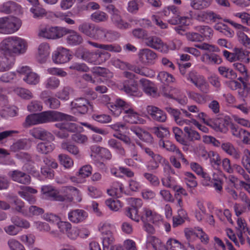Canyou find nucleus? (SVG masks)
Returning <instances> with one entry per match:
<instances>
[{
  "label": "nucleus",
  "mask_w": 250,
  "mask_h": 250,
  "mask_svg": "<svg viewBox=\"0 0 250 250\" xmlns=\"http://www.w3.org/2000/svg\"><path fill=\"white\" fill-rule=\"evenodd\" d=\"M72 118L71 116L61 112L48 110L28 115L25 118L23 126L27 127L50 122L71 121Z\"/></svg>",
  "instance_id": "obj_1"
},
{
  "label": "nucleus",
  "mask_w": 250,
  "mask_h": 250,
  "mask_svg": "<svg viewBox=\"0 0 250 250\" xmlns=\"http://www.w3.org/2000/svg\"><path fill=\"white\" fill-rule=\"evenodd\" d=\"M107 107L115 117H118L123 112L124 120L130 124H138L141 122L139 114L135 111L133 106L120 98H117L114 102L107 104Z\"/></svg>",
  "instance_id": "obj_2"
},
{
  "label": "nucleus",
  "mask_w": 250,
  "mask_h": 250,
  "mask_svg": "<svg viewBox=\"0 0 250 250\" xmlns=\"http://www.w3.org/2000/svg\"><path fill=\"white\" fill-rule=\"evenodd\" d=\"M27 47L26 41L17 36L8 37L0 43V50L7 55H20L25 52Z\"/></svg>",
  "instance_id": "obj_3"
},
{
  "label": "nucleus",
  "mask_w": 250,
  "mask_h": 250,
  "mask_svg": "<svg viewBox=\"0 0 250 250\" xmlns=\"http://www.w3.org/2000/svg\"><path fill=\"white\" fill-rule=\"evenodd\" d=\"M79 59L94 65H100L110 58V54L104 51H90L84 48H79L75 52Z\"/></svg>",
  "instance_id": "obj_4"
},
{
  "label": "nucleus",
  "mask_w": 250,
  "mask_h": 250,
  "mask_svg": "<svg viewBox=\"0 0 250 250\" xmlns=\"http://www.w3.org/2000/svg\"><path fill=\"white\" fill-rule=\"evenodd\" d=\"M98 229L102 235L103 250H114L115 226L108 222H101Z\"/></svg>",
  "instance_id": "obj_5"
},
{
  "label": "nucleus",
  "mask_w": 250,
  "mask_h": 250,
  "mask_svg": "<svg viewBox=\"0 0 250 250\" xmlns=\"http://www.w3.org/2000/svg\"><path fill=\"white\" fill-rule=\"evenodd\" d=\"M145 43L147 46L165 54L167 53L169 50L176 49V45L173 42L167 45L160 38L155 36L146 38Z\"/></svg>",
  "instance_id": "obj_6"
},
{
  "label": "nucleus",
  "mask_w": 250,
  "mask_h": 250,
  "mask_svg": "<svg viewBox=\"0 0 250 250\" xmlns=\"http://www.w3.org/2000/svg\"><path fill=\"white\" fill-rule=\"evenodd\" d=\"M65 28L46 25L41 27L39 36L48 39H59L66 35Z\"/></svg>",
  "instance_id": "obj_7"
},
{
  "label": "nucleus",
  "mask_w": 250,
  "mask_h": 250,
  "mask_svg": "<svg viewBox=\"0 0 250 250\" xmlns=\"http://www.w3.org/2000/svg\"><path fill=\"white\" fill-rule=\"evenodd\" d=\"M41 192L45 198L53 201L71 202L72 197L67 195H61L53 186L48 185L42 186Z\"/></svg>",
  "instance_id": "obj_8"
},
{
  "label": "nucleus",
  "mask_w": 250,
  "mask_h": 250,
  "mask_svg": "<svg viewBox=\"0 0 250 250\" xmlns=\"http://www.w3.org/2000/svg\"><path fill=\"white\" fill-rule=\"evenodd\" d=\"M106 8L111 14V21L116 27L121 29H126L130 27V25L122 19L120 11L113 5L109 4Z\"/></svg>",
  "instance_id": "obj_9"
},
{
  "label": "nucleus",
  "mask_w": 250,
  "mask_h": 250,
  "mask_svg": "<svg viewBox=\"0 0 250 250\" xmlns=\"http://www.w3.org/2000/svg\"><path fill=\"white\" fill-rule=\"evenodd\" d=\"M187 79L191 82L202 92L207 93L209 89V85L204 76L195 71H191L187 76Z\"/></svg>",
  "instance_id": "obj_10"
},
{
  "label": "nucleus",
  "mask_w": 250,
  "mask_h": 250,
  "mask_svg": "<svg viewBox=\"0 0 250 250\" xmlns=\"http://www.w3.org/2000/svg\"><path fill=\"white\" fill-rule=\"evenodd\" d=\"M70 106L72 111L75 114H84L93 108L88 100L83 98L75 99L71 102Z\"/></svg>",
  "instance_id": "obj_11"
},
{
  "label": "nucleus",
  "mask_w": 250,
  "mask_h": 250,
  "mask_svg": "<svg viewBox=\"0 0 250 250\" xmlns=\"http://www.w3.org/2000/svg\"><path fill=\"white\" fill-rule=\"evenodd\" d=\"M159 146L162 148H165L166 150L174 153L176 155L178 159H181L182 163L186 165L189 164L188 161L185 158L184 154L179 148L173 143L169 141H164L160 139L158 143Z\"/></svg>",
  "instance_id": "obj_12"
},
{
  "label": "nucleus",
  "mask_w": 250,
  "mask_h": 250,
  "mask_svg": "<svg viewBox=\"0 0 250 250\" xmlns=\"http://www.w3.org/2000/svg\"><path fill=\"white\" fill-rule=\"evenodd\" d=\"M71 56L68 50L60 47L53 52L52 58L54 63L61 64L68 62L71 59Z\"/></svg>",
  "instance_id": "obj_13"
},
{
  "label": "nucleus",
  "mask_w": 250,
  "mask_h": 250,
  "mask_svg": "<svg viewBox=\"0 0 250 250\" xmlns=\"http://www.w3.org/2000/svg\"><path fill=\"white\" fill-rule=\"evenodd\" d=\"M55 126L60 129V130L56 133V135L61 139L67 138L68 136V132H75L77 130L76 125L74 123H58Z\"/></svg>",
  "instance_id": "obj_14"
},
{
  "label": "nucleus",
  "mask_w": 250,
  "mask_h": 250,
  "mask_svg": "<svg viewBox=\"0 0 250 250\" xmlns=\"http://www.w3.org/2000/svg\"><path fill=\"white\" fill-rule=\"evenodd\" d=\"M140 61L144 64H153L157 58V55L148 48L140 49L138 53Z\"/></svg>",
  "instance_id": "obj_15"
},
{
  "label": "nucleus",
  "mask_w": 250,
  "mask_h": 250,
  "mask_svg": "<svg viewBox=\"0 0 250 250\" xmlns=\"http://www.w3.org/2000/svg\"><path fill=\"white\" fill-rule=\"evenodd\" d=\"M6 17L4 34H13L17 31L21 26V21L15 17Z\"/></svg>",
  "instance_id": "obj_16"
},
{
  "label": "nucleus",
  "mask_w": 250,
  "mask_h": 250,
  "mask_svg": "<svg viewBox=\"0 0 250 250\" xmlns=\"http://www.w3.org/2000/svg\"><path fill=\"white\" fill-rule=\"evenodd\" d=\"M87 217V212L81 209L71 210L68 213V218L69 220L75 224L83 222Z\"/></svg>",
  "instance_id": "obj_17"
},
{
  "label": "nucleus",
  "mask_w": 250,
  "mask_h": 250,
  "mask_svg": "<svg viewBox=\"0 0 250 250\" xmlns=\"http://www.w3.org/2000/svg\"><path fill=\"white\" fill-rule=\"evenodd\" d=\"M124 89L126 93L135 97H141L142 92L138 90V84L134 80L126 81L124 84Z\"/></svg>",
  "instance_id": "obj_18"
},
{
  "label": "nucleus",
  "mask_w": 250,
  "mask_h": 250,
  "mask_svg": "<svg viewBox=\"0 0 250 250\" xmlns=\"http://www.w3.org/2000/svg\"><path fill=\"white\" fill-rule=\"evenodd\" d=\"M146 248H152L153 250H168V248L161 242V240L154 236L148 235L146 241Z\"/></svg>",
  "instance_id": "obj_19"
},
{
  "label": "nucleus",
  "mask_w": 250,
  "mask_h": 250,
  "mask_svg": "<svg viewBox=\"0 0 250 250\" xmlns=\"http://www.w3.org/2000/svg\"><path fill=\"white\" fill-rule=\"evenodd\" d=\"M8 175L14 181L22 184H28L30 182V176L20 170H15L10 171L9 172Z\"/></svg>",
  "instance_id": "obj_20"
},
{
  "label": "nucleus",
  "mask_w": 250,
  "mask_h": 250,
  "mask_svg": "<svg viewBox=\"0 0 250 250\" xmlns=\"http://www.w3.org/2000/svg\"><path fill=\"white\" fill-rule=\"evenodd\" d=\"M65 30H66V35L68 34L66 38V42L68 45L76 46L82 43L83 38L78 33L66 28Z\"/></svg>",
  "instance_id": "obj_21"
},
{
  "label": "nucleus",
  "mask_w": 250,
  "mask_h": 250,
  "mask_svg": "<svg viewBox=\"0 0 250 250\" xmlns=\"http://www.w3.org/2000/svg\"><path fill=\"white\" fill-rule=\"evenodd\" d=\"M50 53V48L47 43H41L38 49L37 59L40 63H44L48 59Z\"/></svg>",
  "instance_id": "obj_22"
},
{
  "label": "nucleus",
  "mask_w": 250,
  "mask_h": 250,
  "mask_svg": "<svg viewBox=\"0 0 250 250\" xmlns=\"http://www.w3.org/2000/svg\"><path fill=\"white\" fill-rule=\"evenodd\" d=\"M207 123L208 125L210 126L216 131L226 133L228 130L227 124L223 118L209 119Z\"/></svg>",
  "instance_id": "obj_23"
},
{
  "label": "nucleus",
  "mask_w": 250,
  "mask_h": 250,
  "mask_svg": "<svg viewBox=\"0 0 250 250\" xmlns=\"http://www.w3.org/2000/svg\"><path fill=\"white\" fill-rule=\"evenodd\" d=\"M146 110L153 119L160 122H164L166 121V113L158 107L148 105L147 106Z\"/></svg>",
  "instance_id": "obj_24"
},
{
  "label": "nucleus",
  "mask_w": 250,
  "mask_h": 250,
  "mask_svg": "<svg viewBox=\"0 0 250 250\" xmlns=\"http://www.w3.org/2000/svg\"><path fill=\"white\" fill-rule=\"evenodd\" d=\"M36 193L37 190L30 187H24L22 190L18 191L19 195L30 204H34L36 201L35 196L31 194Z\"/></svg>",
  "instance_id": "obj_25"
},
{
  "label": "nucleus",
  "mask_w": 250,
  "mask_h": 250,
  "mask_svg": "<svg viewBox=\"0 0 250 250\" xmlns=\"http://www.w3.org/2000/svg\"><path fill=\"white\" fill-rule=\"evenodd\" d=\"M15 62V58L13 55L3 54L0 56V72H4L11 69Z\"/></svg>",
  "instance_id": "obj_26"
},
{
  "label": "nucleus",
  "mask_w": 250,
  "mask_h": 250,
  "mask_svg": "<svg viewBox=\"0 0 250 250\" xmlns=\"http://www.w3.org/2000/svg\"><path fill=\"white\" fill-rule=\"evenodd\" d=\"M31 134L35 138L45 141V140H54L53 135L40 128H35L31 131Z\"/></svg>",
  "instance_id": "obj_27"
},
{
  "label": "nucleus",
  "mask_w": 250,
  "mask_h": 250,
  "mask_svg": "<svg viewBox=\"0 0 250 250\" xmlns=\"http://www.w3.org/2000/svg\"><path fill=\"white\" fill-rule=\"evenodd\" d=\"M140 83L142 85L144 91L148 95L155 97L157 95V88L153 83L146 79H141Z\"/></svg>",
  "instance_id": "obj_28"
},
{
  "label": "nucleus",
  "mask_w": 250,
  "mask_h": 250,
  "mask_svg": "<svg viewBox=\"0 0 250 250\" xmlns=\"http://www.w3.org/2000/svg\"><path fill=\"white\" fill-rule=\"evenodd\" d=\"M143 222L154 223L159 219V216L155 212L153 211L150 208L145 207L143 208L141 216L140 217Z\"/></svg>",
  "instance_id": "obj_29"
},
{
  "label": "nucleus",
  "mask_w": 250,
  "mask_h": 250,
  "mask_svg": "<svg viewBox=\"0 0 250 250\" xmlns=\"http://www.w3.org/2000/svg\"><path fill=\"white\" fill-rule=\"evenodd\" d=\"M46 141L41 142L37 145V150L38 152L47 154L52 152L55 148V146L52 142L53 140H45Z\"/></svg>",
  "instance_id": "obj_30"
},
{
  "label": "nucleus",
  "mask_w": 250,
  "mask_h": 250,
  "mask_svg": "<svg viewBox=\"0 0 250 250\" xmlns=\"http://www.w3.org/2000/svg\"><path fill=\"white\" fill-rule=\"evenodd\" d=\"M62 192L63 195H67L72 197L76 202H80L82 200V195L78 189L72 186H66L62 188ZM72 201L71 202H72Z\"/></svg>",
  "instance_id": "obj_31"
},
{
  "label": "nucleus",
  "mask_w": 250,
  "mask_h": 250,
  "mask_svg": "<svg viewBox=\"0 0 250 250\" xmlns=\"http://www.w3.org/2000/svg\"><path fill=\"white\" fill-rule=\"evenodd\" d=\"M169 98L176 101L182 105L186 104L188 102L186 96L179 89L176 88L172 87Z\"/></svg>",
  "instance_id": "obj_32"
},
{
  "label": "nucleus",
  "mask_w": 250,
  "mask_h": 250,
  "mask_svg": "<svg viewBox=\"0 0 250 250\" xmlns=\"http://www.w3.org/2000/svg\"><path fill=\"white\" fill-rule=\"evenodd\" d=\"M201 59L203 62L210 64H219L222 62L220 56L215 53H205L202 55Z\"/></svg>",
  "instance_id": "obj_33"
},
{
  "label": "nucleus",
  "mask_w": 250,
  "mask_h": 250,
  "mask_svg": "<svg viewBox=\"0 0 250 250\" xmlns=\"http://www.w3.org/2000/svg\"><path fill=\"white\" fill-rule=\"evenodd\" d=\"M166 110L173 117L174 120L179 125H183L185 124L188 125L189 124V120L183 119L181 118V113L178 109H174L170 107H167L166 108Z\"/></svg>",
  "instance_id": "obj_34"
},
{
  "label": "nucleus",
  "mask_w": 250,
  "mask_h": 250,
  "mask_svg": "<svg viewBox=\"0 0 250 250\" xmlns=\"http://www.w3.org/2000/svg\"><path fill=\"white\" fill-rule=\"evenodd\" d=\"M87 43L94 47L103 49L104 51H109L119 52L121 50V48L120 47H116L112 44H100L90 41H88Z\"/></svg>",
  "instance_id": "obj_35"
},
{
  "label": "nucleus",
  "mask_w": 250,
  "mask_h": 250,
  "mask_svg": "<svg viewBox=\"0 0 250 250\" xmlns=\"http://www.w3.org/2000/svg\"><path fill=\"white\" fill-rule=\"evenodd\" d=\"M191 21L190 16H181L172 17L167 20L169 23L172 25L181 24L187 26L189 24Z\"/></svg>",
  "instance_id": "obj_36"
},
{
  "label": "nucleus",
  "mask_w": 250,
  "mask_h": 250,
  "mask_svg": "<svg viewBox=\"0 0 250 250\" xmlns=\"http://www.w3.org/2000/svg\"><path fill=\"white\" fill-rule=\"evenodd\" d=\"M91 71L93 74L103 77L106 80L111 79L113 76L112 72L104 67L99 66L93 67Z\"/></svg>",
  "instance_id": "obj_37"
},
{
  "label": "nucleus",
  "mask_w": 250,
  "mask_h": 250,
  "mask_svg": "<svg viewBox=\"0 0 250 250\" xmlns=\"http://www.w3.org/2000/svg\"><path fill=\"white\" fill-rule=\"evenodd\" d=\"M124 188V186L121 183L119 182H114L112 184V188L107 190V193L111 196H115L118 198L123 192Z\"/></svg>",
  "instance_id": "obj_38"
},
{
  "label": "nucleus",
  "mask_w": 250,
  "mask_h": 250,
  "mask_svg": "<svg viewBox=\"0 0 250 250\" xmlns=\"http://www.w3.org/2000/svg\"><path fill=\"white\" fill-rule=\"evenodd\" d=\"M221 147L224 151L232 156L234 158L236 159L240 158L239 151L236 150L231 143L229 142L223 143L222 144Z\"/></svg>",
  "instance_id": "obj_39"
},
{
  "label": "nucleus",
  "mask_w": 250,
  "mask_h": 250,
  "mask_svg": "<svg viewBox=\"0 0 250 250\" xmlns=\"http://www.w3.org/2000/svg\"><path fill=\"white\" fill-rule=\"evenodd\" d=\"M164 160V157L161 155H157L148 162L146 167L149 171L155 170L159 167V165L162 164Z\"/></svg>",
  "instance_id": "obj_40"
},
{
  "label": "nucleus",
  "mask_w": 250,
  "mask_h": 250,
  "mask_svg": "<svg viewBox=\"0 0 250 250\" xmlns=\"http://www.w3.org/2000/svg\"><path fill=\"white\" fill-rule=\"evenodd\" d=\"M212 0H190V6L194 9L201 10L210 6Z\"/></svg>",
  "instance_id": "obj_41"
},
{
  "label": "nucleus",
  "mask_w": 250,
  "mask_h": 250,
  "mask_svg": "<svg viewBox=\"0 0 250 250\" xmlns=\"http://www.w3.org/2000/svg\"><path fill=\"white\" fill-rule=\"evenodd\" d=\"M13 92L15 94L24 99L29 100L33 97V95L31 91L24 88L16 87L14 89Z\"/></svg>",
  "instance_id": "obj_42"
},
{
  "label": "nucleus",
  "mask_w": 250,
  "mask_h": 250,
  "mask_svg": "<svg viewBox=\"0 0 250 250\" xmlns=\"http://www.w3.org/2000/svg\"><path fill=\"white\" fill-rule=\"evenodd\" d=\"M214 29L224 34L229 38H231L234 35V32L227 25L223 23H218L214 25Z\"/></svg>",
  "instance_id": "obj_43"
},
{
  "label": "nucleus",
  "mask_w": 250,
  "mask_h": 250,
  "mask_svg": "<svg viewBox=\"0 0 250 250\" xmlns=\"http://www.w3.org/2000/svg\"><path fill=\"white\" fill-rule=\"evenodd\" d=\"M218 71L221 75L227 79L233 80L237 77V74L233 70L225 66H220Z\"/></svg>",
  "instance_id": "obj_44"
},
{
  "label": "nucleus",
  "mask_w": 250,
  "mask_h": 250,
  "mask_svg": "<svg viewBox=\"0 0 250 250\" xmlns=\"http://www.w3.org/2000/svg\"><path fill=\"white\" fill-rule=\"evenodd\" d=\"M22 79L28 84L36 85L40 82V77L37 73L31 71L27 75L24 76Z\"/></svg>",
  "instance_id": "obj_45"
},
{
  "label": "nucleus",
  "mask_w": 250,
  "mask_h": 250,
  "mask_svg": "<svg viewBox=\"0 0 250 250\" xmlns=\"http://www.w3.org/2000/svg\"><path fill=\"white\" fill-rule=\"evenodd\" d=\"M60 84V80L55 77H50L47 78L43 83L44 87L50 90L57 88L59 86Z\"/></svg>",
  "instance_id": "obj_46"
},
{
  "label": "nucleus",
  "mask_w": 250,
  "mask_h": 250,
  "mask_svg": "<svg viewBox=\"0 0 250 250\" xmlns=\"http://www.w3.org/2000/svg\"><path fill=\"white\" fill-rule=\"evenodd\" d=\"M95 25L93 24L84 22L79 26V30L87 36L91 38Z\"/></svg>",
  "instance_id": "obj_47"
},
{
  "label": "nucleus",
  "mask_w": 250,
  "mask_h": 250,
  "mask_svg": "<svg viewBox=\"0 0 250 250\" xmlns=\"http://www.w3.org/2000/svg\"><path fill=\"white\" fill-rule=\"evenodd\" d=\"M108 145L111 147L116 150L120 154L125 156V151L122 146L120 142L114 139H111L108 141Z\"/></svg>",
  "instance_id": "obj_48"
},
{
  "label": "nucleus",
  "mask_w": 250,
  "mask_h": 250,
  "mask_svg": "<svg viewBox=\"0 0 250 250\" xmlns=\"http://www.w3.org/2000/svg\"><path fill=\"white\" fill-rule=\"evenodd\" d=\"M187 139L190 141H198L201 139L200 134L198 132L188 126H185L184 128Z\"/></svg>",
  "instance_id": "obj_49"
},
{
  "label": "nucleus",
  "mask_w": 250,
  "mask_h": 250,
  "mask_svg": "<svg viewBox=\"0 0 250 250\" xmlns=\"http://www.w3.org/2000/svg\"><path fill=\"white\" fill-rule=\"evenodd\" d=\"M30 11L33 14V17L34 18H41L45 16L46 12L45 10L43 8L40 4H38L34 6H32Z\"/></svg>",
  "instance_id": "obj_50"
},
{
  "label": "nucleus",
  "mask_w": 250,
  "mask_h": 250,
  "mask_svg": "<svg viewBox=\"0 0 250 250\" xmlns=\"http://www.w3.org/2000/svg\"><path fill=\"white\" fill-rule=\"evenodd\" d=\"M167 245L168 250H179L184 249L185 246L178 240L174 238H169L167 242Z\"/></svg>",
  "instance_id": "obj_51"
},
{
  "label": "nucleus",
  "mask_w": 250,
  "mask_h": 250,
  "mask_svg": "<svg viewBox=\"0 0 250 250\" xmlns=\"http://www.w3.org/2000/svg\"><path fill=\"white\" fill-rule=\"evenodd\" d=\"M195 176L191 172H186L184 173V180L189 188H195L197 185Z\"/></svg>",
  "instance_id": "obj_52"
},
{
  "label": "nucleus",
  "mask_w": 250,
  "mask_h": 250,
  "mask_svg": "<svg viewBox=\"0 0 250 250\" xmlns=\"http://www.w3.org/2000/svg\"><path fill=\"white\" fill-rule=\"evenodd\" d=\"M44 212V210L40 207L36 206H31L29 207L28 210H26L25 212L23 213V215L25 216H38L42 214Z\"/></svg>",
  "instance_id": "obj_53"
},
{
  "label": "nucleus",
  "mask_w": 250,
  "mask_h": 250,
  "mask_svg": "<svg viewBox=\"0 0 250 250\" xmlns=\"http://www.w3.org/2000/svg\"><path fill=\"white\" fill-rule=\"evenodd\" d=\"M142 4L140 0H131L128 2L126 7L127 11L131 14H136L138 11Z\"/></svg>",
  "instance_id": "obj_54"
},
{
  "label": "nucleus",
  "mask_w": 250,
  "mask_h": 250,
  "mask_svg": "<svg viewBox=\"0 0 250 250\" xmlns=\"http://www.w3.org/2000/svg\"><path fill=\"white\" fill-rule=\"evenodd\" d=\"M60 164L66 168H70L73 166V160L68 155L61 154L58 156Z\"/></svg>",
  "instance_id": "obj_55"
},
{
  "label": "nucleus",
  "mask_w": 250,
  "mask_h": 250,
  "mask_svg": "<svg viewBox=\"0 0 250 250\" xmlns=\"http://www.w3.org/2000/svg\"><path fill=\"white\" fill-rule=\"evenodd\" d=\"M172 132L176 140L183 145H187V141L183 137V131L178 127H172Z\"/></svg>",
  "instance_id": "obj_56"
},
{
  "label": "nucleus",
  "mask_w": 250,
  "mask_h": 250,
  "mask_svg": "<svg viewBox=\"0 0 250 250\" xmlns=\"http://www.w3.org/2000/svg\"><path fill=\"white\" fill-rule=\"evenodd\" d=\"M61 147L64 150H67L70 153L78 157L79 156V150L78 147L67 142H63L61 144Z\"/></svg>",
  "instance_id": "obj_57"
},
{
  "label": "nucleus",
  "mask_w": 250,
  "mask_h": 250,
  "mask_svg": "<svg viewBox=\"0 0 250 250\" xmlns=\"http://www.w3.org/2000/svg\"><path fill=\"white\" fill-rule=\"evenodd\" d=\"M125 214L126 216L131 220L139 222L140 221V216L138 215V210L135 208L127 207L125 208Z\"/></svg>",
  "instance_id": "obj_58"
},
{
  "label": "nucleus",
  "mask_w": 250,
  "mask_h": 250,
  "mask_svg": "<svg viewBox=\"0 0 250 250\" xmlns=\"http://www.w3.org/2000/svg\"><path fill=\"white\" fill-rule=\"evenodd\" d=\"M158 79L164 83H169L173 82L175 80L173 76L165 71H161L157 76Z\"/></svg>",
  "instance_id": "obj_59"
},
{
  "label": "nucleus",
  "mask_w": 250,
  "mask_h": 250,
  "mask_svg": "<svg viewBox=\"0 0 250 250\" xmlns=\"http://www.w3.org/2000/svg\"><path fill=\"white\" fill-rule=\"evenodd\" d=\"M162 183L164 187L173 189L177 186L176 180L170 175L164 176L162 178Z\"/></svg>",
  "instance_id": "obj_60"
},
{
  "label": "nucleus",
  "mask_w": 250,
  "mask_h": 250,
  "mask_svg": "<svg viewBox=\"0 0 250 250\" xmlns=\"http://www.w3.org/2000/svg\"><path fill=\"white\" fill-rule=\"evenodd\" d=\"M208 156L210 163L213 167H217L221 163L220 156L217 153L210 151L208 153Z\"/></svg>",
  "instance_id": "obj_61"
},
{
  "label": "nucleus",
  "mask_w": 250,
  "mask_h": 250,
  "mask_svg": "<svg viewBox=\"0 0 250 250\" xmlns=\"http://www.w3.org/2000/svg\"><path fill=\"white\" fill-rule=\"evenodd\" d=\"M27 110L29 112H34L37 111H41L42 110L43 107L42 103L37 100L32 101L27 105Z\"/></svg>",
  "instance_id": "obj_62"
},
{
  "label": "nucleus",
  "mask_w": 250,
  "mask_h": 250,
  "mask_svg": "<svg viewBox=\"0 0 250 250\" xmlns=\"http://www.w3.org/2000/svg\"><path fill=\"white\" fill-rule=\"evenodd\" d=\"M237 36L239 42L245 47L250 49V38L242 31H238Z\"/></svg>",
  "instance_id": "obj_63"
},
{
  "label": "nucleus",
  "mask_w": 250,
  "mask_h": 250,
  "mask_svg": "<svg viewBox=\"0 0 250 250\" xmlns=\"http://www.w3.org/2000/svg\"><path fill=\"white\" fill-rule=\"evenodd\" d=\"M242 163L247 171L250 174V150L245 149L242 159Z\"/></svg>",
  "instance_id": "obj_64"
}]
</instances>
